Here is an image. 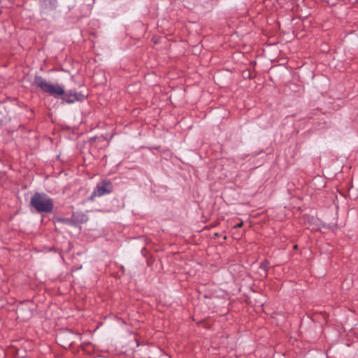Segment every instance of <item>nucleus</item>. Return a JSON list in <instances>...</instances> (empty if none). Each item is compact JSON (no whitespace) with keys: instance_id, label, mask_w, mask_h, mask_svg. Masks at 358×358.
Returning <instances> with one entry per match:
<instances>
[{"instance_id":"1","label":"nucleus","mask_w":358,"mask_h":358,"mask_svg":"<svg viewBox=\"0 0 358 358\" xmlns=\"http://www.w3.org/2000/svg\"><path fill=\"white\" fill-rule=\"evenodd\" d=\"M31 204L38 212H50L53 208L51 199L45 194H35L31 199Z\"/></svg>"},{"instance_id":"2","label":"nucleus","mask_w":358,"mask_h":358,"mask_svg":"<svg viewBox=\"0 0 358 358\" xmlns=\"http://www.w3.org/2000/svg\"><path fill=\"white\" fill-rule=\"evenodd\" d=\"M34 83L43 92L48 93L55 97L64 94V87L59 85V84L50 83L41 77H36Z\"/></svg>"},{"instance_id":"3","label":"nucleus","mask_w":358,"mask_h":358,"mask_svg":"<svg viewBox=\"0 0 358 358\" xmlns=\"http://www.w3.org/2000/svg\"><path fill=\"white\" fill-rule=\"evenodd\" d=\"M112 191V185L109 181L103 180L98 183L94 189L92 197L101 196Z\"/></svg>"},{"instance_id":"4","label":"nucleus","mask_w":358,"mask_h":358,"mask_svg":"<svg viewBox=\"0 0 358 358\" xmlns=\"http://www.w3.org/2000/svg\"><path fill=\"white\" fill-rule=\"evenodd\" d=\"M62 99L66 103H73L76 101H82L85 99V95L81 93L74 92L72 90L64 92Z\"/></svg>"},{"instance_id":"5","label":"nucleus","mask_w":358,"mask_h":358,"mask_svg":"<svg viewBox=\"0 0 358 358\" xmlns=\"http://www.w3.org/2000/svg\"><path fill=\"white\" fill-rule=\"evenodd\" d=\"M9 115L5 106L0 104V124H6L9 121Z\"/></svg>"},{"instance_id":"6","label":"nucleus","mask_w":358,"mask_h":358,"mask_svg":"<svg viewBox=\"0 0 358 358\" xmlns=\"http://www.w3.org/2000/svg\"><path fill=\"white\" fill-rule=\"evenodd\" d=\"M145 251H146L145 248H143L142 249V250H141V253H142V255H145Z\"/></svg>"},{"instance_id":"7","label":"nucleus","mask_w":358,"mask_h":358,"mask_svg":"<svg viewBox=\"0 0 358 358\" xmlns=\"http://www.w3.org/2000/svg\"><path fill=\"white\" fill-rule=\"evenodd\" d=\"M241 224H242V223L238 224V227H241Z\"/></svg>"}]
</instances>
